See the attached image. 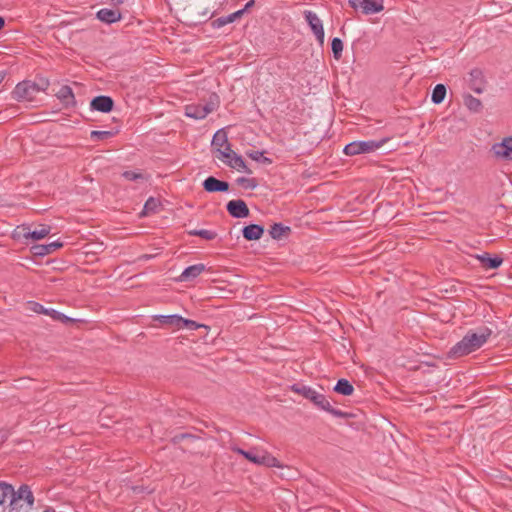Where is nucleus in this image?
I'll return each instance as SVG.
<instances>
[{"instance_id": "nucleus-1", "label": "nucleus", "mask_w": 512, "mask_h": 512, "mask_svg": "<svg viewBox=\"0 0 512 512\" xmlns=\"http://www.w3.org/2000/svg\"><path fill=\"white\" fill-rule=\"evenodd\" d=\"M491 334L492 330L488 327H481L477 331L469 330L459 342L451 347L448 357L457 359L480 349Z\"/></svg>"}, {"instance_id": "nucleus-2", "label": "nucleus", "mask_w": 512, "mask_h": 512, "mask_svg": "<svg viewBox=\"0 0 512 512\" xmlns=\"http://www.w3.org/2000/svg\"><path fill=\"white\" fill-rule=\"evenodd\" d=\"M291 391L303 396L305 399L311 401L317 408L324 410L335 417L345 419L352 417L351 413L333 408L324 394L317 392L310 386L298 383L293 384L291 386Z\"/></svg>"}, {"instance_id": "nucleus-3", "label": "nucleus", "mask_w": 512, "mask_h": 512, "mask_svg": "<svg viewBox=\"0 0 512 512\" xmlns=\"http://www.w3.org/2000/svg\"><path fill=\"white\" fill-rule=\"evenodd\" d=\"M48 86L47 79H41L39 82L24 80L15 86L12 95L17 101H32L38 92L45 91Z\"/></svg>"}, {"instance_id": "nucleus-4", "label": "nucleus", "mask_w": 512, "mask_h": 512, "mask_svg": "<svg viewBox=\"0 0 512 512\" xmlns=\"http://www.w3.org/2000/svg\"><path fill=\"white\" fill-rule=\"evenodd\" d=\"M220 106V98L216 93H211L207 101L202 103L187 104L184 108L185 115L195 120H202L206 116L216 111Z\"/></svg>"}, {"instance_id": "nucleus-5", "label": "nucleus", "mask_w": 512, "mask_h": 512, "mask_svg": "<svg viewBox=\"0 0 512 512\" xmlns=\"http://www.w3.org/2000/svg\"><path fill=\"white\" fill-rule=\"evenodd\" d=\"M34 504V495L30 487L26 484L21 485L7 504L8 512H27Z\"/></svg>"}, {"instance_id": "nucleus-6", "label": "nucleus", "mask_w": 512, "mask_h": 512, "mask_svg": "<svg viewBox=\"0 0 512 512\" xmlns=\"http://www.w3.org/2000/svg\"><path fill=\"white\" fill-rule=\"evenodd\" d=\"M231 450L239 455H242L244 458L254 464L263 465L266 467H281L278 459L267 451H259L257 449L246 451L237 446H232Z\"/></svg>"}, {"instance_id": "nucleus-7", "label": "nucleus", "mask_w": 512, "mask_h": 512, "mask_svg": "<svg viewBox=\"0 0 512 512\" xmlns=\"http://www.w3.org/2000/svg\"><path fill=\"white\" fill-rule=\"evenodd\" d=\"M387 140V138H382L380 140L353 141L344 147L343 152L348 156L371 153L381 148Z\"/></svg>"}, {"instance_id": "nucleus-8", "label": "nucleus", "mask_w": 512, "mask_h": 512, "mask_svg": "<svg viewBox=\"0 0 512 512\" xmlns=\"http://www.w3.org/2000/svg\"><path fill=\"white\" fill-rule=\"evenodd\" d=\"M349 5L356 11L371 15L383 11V0H349Z\"/></svg>"}, {"instance_id": "nucleus-9", "label": "nucleus", "mask_w": 512, "mask_h": 512, "mask_svg": "<svg viewBox=\"0 0 512 512\" xmlns=\"http://www.w3.org/2000/svg\"><path fill=\"white\" fill-rule=\"evenodd\" d=\"M303 15L311 31L313 32L316 40L322 45L324 43L325 37L322 20L318 17V15L315 12L311 10H305L303 12Z\"/></svg>"}, {"instance_id": "nucleus-10", "label": "nucleus", "mask_w": 512, "mask_h": 512, "mask_svg": "<svg viewBox=\"0 0 512 512\" xmlns=\"http://www.w3.org/2000/svg\"><path fill=\"white\" fill-rule=\"evenodd\" d=\"M491 152L497 160L512 161V137H506L491 147Z\"/></svg>"}, {"instance_id": "nucleus-11", "label": "nucleus", "mask_w": 512, "mask_h": 512, "mask_svg": "<svg viewBox=\"0 0 512 512\" xmlns=\"http://www.w3.org/2000/svg\"><path fill=\"white\" fill-rule=\"evenodd\" d=\"M30 309L39 314H45L50 316L52 319L60 321L62 323L72 322L73 319L64 315L63 313L55 310V309H47L43 305L37 302H29Z\"/></svg>"}, {"instance_id": "nucleus-12", "label": "nucleus", "mask_w": 512, "mask_h": 512, "mask_svg": "<svg viewBox=\"0 0 512 512\" xmlns=\"http://www.w3.org/2000/svg\"><path fill=\"white\" fill-rule=\"evenodd\" d=\"M226 209L234 218H245L249 215V209L245 201L241 199L229 201L226 205Z\"/></svg>"}, {"instance_id": "nucleus-13", "label": "nucleus", "mask_w": 512, "mask_h": 512, "mask_svg": "<svg viewBox=\"0 0 512 512\" xmlns=\"http://www.w3.org/2000/svg\"><path fill=\"white\" fill-rule=\"evenodd\" d=\"M90 107L95 111L109 113L114 107V101L110 96L100 95L92 99Z\"/></svg>"}, {"instance_id": "nucleus-14", "label": "nucleus", "mask_w": 512, "mask_h": 512, "mask_svg": "<svg viewBox=\"0 0 512 512\" xmlns=\"http://www.w3.org/2000/svg\"><path fill=\"white\" fill-rule=\"evenodd\" d=\"M203 188L206 192H226L229 190V183L226 181L219 180L214 176H209L203 182Z\"/></svg>"}, {"instance_id": "nucleus-15", "label": "nucleus", "mask_w": 512, "mask_h": 512, "mask_svg": "<svg viewBox=\"0 0 512 512\" xmlns=\"http://www.w3.org/2000/svg\"><path fill=\"white\" fill-rule=\"evenodd\" d=\"M469 86L477 94H481L485 89V80L483 72L478 69H472L469 73Z\"/></svg>"}, {"instance_id": "nucleus-16", "label": "nucleus", "mask_w": 512, "mask_h": 512, "mask_svg": "<svg viewBox=\"0 0 512 512\" xmlns=\"http://www.w3.org/2000/svg\"><path fill=\"white\" fill-rule=\"evenodd\" d=\"M97 19L106 24H112L121 20V13L117 9L102 8L96 14Z\"/></svg>"}, {"instance_id": "nucleus-17", "label": "nucleus", "mask_w": 512, "mask_h": 512, "mask_svg": "<svg viewBox=\"0 0 512 512\" xmlns=\"http://www.w3.org/2000/svg\"><path fill=\"white\" fill-rule=\"evenodd\" d=\"M56 97L65 107H74L76 105L73 90L68 85H63L56 93Z\"/></svg>"}, {"instance_id": "nucleus-18", "label": "nucleus", "mask_w": 512, "mask_h": 512, "mask_svg": "<svg viewBox=\"0 0 512 512\" xmlns=\"http://www.w3.org/2000/svg\"><path fill=\"white\" fill-rule=\"evenodd\" d=\"M476 259L479 260L481 266L485 269H497L503 263V259L501 257H491L489 253L476 255Z\"/></svg>"}, {"instance_id": "nucleus-19", "label": "nucleus", "mask_w": 512, "mask_h": 512, "mask_svg": "<svg viewBox=\"0 0 512 512\" xmlns=\"http://www.w3.org/2000/svg\"><path fill=\"white\" fill-rule=\"evenodd\" d=\"M242 234L247 241L259 240L264 234V227L258 224H250L242 229Z\"/></svg>"}, {"instance_id": "nucleus-20", "label": "nucleus", "mask_w": 512, "mask_h": 512, "mask_svg": "<svg viewBox=\"0 0 512 512\" xmlns=\"http://www.w3.org/2000/svg\"><path fill=\"white\" fill-rule=\"evenodd\" d=\"M206 266L202 263L191 265L184 269V271L180 275L181 281H192L196 279L203 271H205Z\"/></svg>"}, {"instance_id": "nucleus-21", "label": "nucleus", "mask_w": 512, "mask_h": 512, "mask_svg": "<svg viewBox=\"0 0 512 512\" xmlns=\"http://www.w3.org/2000/svg\"><path fill=\"white\" fill-rule=\"evenodd\" d=\"M63 246L60 241H53L45 245H35L32 247L33 254L36 256H45L51 254Z\"/></svg>"}, {"instance_id": "nucleus-22", "label": "nucleus", "mask_w": 512, "mask_h": 512, "mask_svg": "<svg viewBox=\"0 0 512 512\" xmlns=\"http://www.w3.org/2000/svg\"><path fill=\"white\" fill-rule=\"evenodd\" d=\"M13 495V486L5 482H0V506L3 507V511L8 509L7 504L10 502V499Z\"/></svg>"}, {"instance_id": "nucleus-23", "label": "nucleus", "mask_w": 512, "mask_h": 512, "mask_svg": "<svg viewBox=\"0 0 512 512\" xmlns=\"http://www.w3.org/2000/svg\"><path fill=\"white\" fill-rule=\"evenodd\" d=\"M244 10H238L230 15L219 17L211 22V26L214 29H219L227 24L233 23L236 19L242 17Z\"/></svg>"}, {"instance_id": "nucleus-24", "label": "nucleus", "mask_w": 512, "mask_h": 512, "mask_svg": "<svg viewBox=\"0 0 512 512\" xmlns=\"http://www.w3.org/2000/svg\"><path fill=\"white\" fill-rule=\"evenodd\" d=\"M225 163L229 167L236 169L238 171H244L245 173H248V174L252 173V171L247 167L243 158L240 155H238L236 152L233 153V155L228 160H225Z\"/></svg>"}, {"instance_id": "nucleus-25", "label": "nucleus", "mask_w": 512, "mask_h": 512, "mask_svg": "<svg viewBox=\"0 0 512 512\" xmlns=\"http://www.w3.org/2000/svg\"><path fill=\"white\" fill-rule=\"evenodd\" d=\"M155 321L160 322L162 325H166L179 330V323L181 316L177 314L172 315H155L153 316Z\"/></svg>"}, {"instance_id": "nucleus-26", "label": "nucleus", "mask_w": 512, "mask_h": 512, "mask_svg": "<svg viewBox=\"0 0 512 512\" xmlns=\"http://www.w3.org/2000/svg\"><path fill=\"white\" fill-rule=\"evenodd\" d=\"M291 233V228L282 223H274L269 230L270 236L275 240L287 237Z\"/></svg>"}, {"instance_id": "nucleus-27", "label": "nucleus", "mask_w": 512, "mask_h": 512, "mask_svg": "<svg viewBox=\"0 0 512 512\" xmlns=\"http://www.w3.org/2000/svg\"><path fill=\"white\" fill-rule=\"evenodd\" d=\"M51 231V227L45 224L39 225V228H36L33 231H27L24 233L25 238H31L33 240H40L46 237Z\"/></svg>"}, {"instance_id": "nucleus-28", "label": "nucleus", "mask_w": 512, "mask_h": 512, "mask_svg": "<svg viewBox=\"0 0 512 512\" xmlns=\"http://www.w3.org/2000/svg\"><path fill=\"white\" fill-rule=\"evenodd\" d=\"M334 391L344 396H350L354 392V387L347 379L342 378L337 381Z\"/></svg>"}, {"instance_id": "nucleus-29", "label": "nucleus", "mask_w": 512, "mask_h": 512, "mask_svg": "<svg viewBox=\"0 0 512 512\" xmlns=\"http://www.w3.org/2000/svg\"><path fill=\"white\" fill-rule=\"evenodd\" d=\"M464 104L471 112L474 113L480 112L483 108L482 102L470 94L464 96Z\"/></svg>"}, {"instance_id": "nucleus-30", "label": "nucleus", "mask_w": 512, "mask_h": 512, "mask_svg": "<svg viewBox=\"0 0 512 512\" xmlns=\"http://www.w3.org/2000/svg\"><path fill=\"white\" fill-rule=\"evenodd\" d=\"M446 92L447 90L444 84H437L432 91L431 101L434 104L442 103L445 99Z\"/></svg>"}, {"instance_id": "nucleus-31", "label": "nucleus", "mask_w": 512, "mask_h": 512, "mask_svg": "<svg viewBox=\"0 0 512 512\" xmlns=\"http://www.w3.org/2000/svg\"><path fill=\"white\" fill-rule=\"evenodd\" d=\"M227 135L224 131L219 130L217 131L212 139V146L216 148H222L226 144H228Z\"/></svg>"}, {"instance_id": "nucleus-32", "label": "nucleus", "mask_w": 512, "mask_h": 512, "mask_svg": "<svg viewBox=\"0 0 512 512\" xmlns=\"http://www.w3.org/2000/svg\"><path fill=\"white\" fill-rule=\"evenodd\" d=\"M186 328L188 330H197L199 328H207L204 324H199L194 320L185 319L181 316L180 323H179V329Z\"/></svg>"}, {"instance_id": "nucleus-33", "label": "nucleus", "mask_w": 512, "mask_h": 512, "mask_svg": "<svg viewBox=\"0 0 512 512\" xmlns=\"http://www.w3.org/2000/svg\"><path fill=\"white\" fill-rule=\"evenodd\" d=\"M331 49H332L333 57L336 60H340L342 57V51H343L342 40L338 37L333 38L332 42H331Z\"/></svg>"}, {"instance_id": "nucleus-34", "label": "nucleus", "mask_w": 512, "mask_h": 512, "mask_svg": "<svg viewBox=\"0 0 512 512\" xmlns=\"http://www.w3.org/2000/svg\"><path fill=\"white\" fill-rule=\"evenodd\" d=\"M160 205L159 201L153 197L147 199L144 204V209L142 214L148 215L149 213L156 212L158 206Z\"/></svg>"}, {"instance_id": "nucleus-35", "label": "nucleus", "mask_w": 512, "mask_h": 512, "mask_svg": "<svg viewBox=\"0 0 512 512\" xmlns=\"http://www.w3.org/2000/svg\"><path fill=\"white\" fill-rule=\"evenodd\" d=\"M217 153V158L225 162V160H228L235 152L231 149L230 143H228L222 148H217Z\"/></svg>"}, {"instance_id": "nucleus-36", "label": "nucleus", "mask_w": 512, "mask_h": 512, "mask_svg": "<svg viewBox=\"0 0 512 512\" xmlns=\"http://www.w3.org/2000/svg\"><path fill=\"white\" fill-rule=\"evenodd\" d=\"M189 234L193 235V236H199L206 240H213L217 236V234L214 231L206 230V229L193 230V231H190Z\"/></svg>"}, {"instance_id": "nucleus-37", "label": "nucleus", "mask_w": 512, "mask_h": 512, "mask_svg": "<svg viewBox=\"0 0 512 512\" xmlns=\"http://www.w3.org/2000/svg\"><path fill=\"white\" fill-rule=\"evenodd\" d=\"M237 183L245 189H255L257 187L255 178L240 177L237 179Z\"/></svg>"}, {"instance_id": "nucleus-38", "label": "nucleus", "mask_w": 512, "mask_h": 512, "mask_svg": "<svg viewBox=\"0 0 512 512\" xmlns=\"http://www.w3.org/2000/svg\"><path fill=\"white\" fill-rule=\"evenodd\" d=\"M263 154L264 153L262 151H252V152L248 153V156L255 161H262L264 163L270 164L271 160L267 157H264Z\"/></svg>"}, {"instance_id": "nucleus-39", "label": "nucleus", "mask_w": 512, "mask_h": 512, "mask_svg": "<svg viewBox=\"0 0 512 512\" xmlns=\"http://www.w3.org/2000/svg\"><path fill=\"white\" fill-rule=\"evenodd\" d=\"M113 133L111 131H92L91 138L96 140H104L111 137Z\"/></svg>"}, {"instance_id": "nucleus-40", "label": "nucleus", "mask_w": 512, "mask_h": 512, "mask_svg": "<svg viewBox=\"0 0 512 512\" xmlns=\"http://www.w3.org/2000/svg\"><path fill=\"white\" fill-rule=\"evenodd\" d=\"M122 176L129 181H137L139 179H143V175L136 171H125Z\"/></svg>"}, {"instance_id": "nucleus-41", "label": "nucleus", "mask_w": 512, "mask_h": 512, "mask_svg": "<svg viewBox=\"0 0 512 512\" xmlns=\"http://www.w3.org/2000/svg\"><path fill=\"white\" fill-rule=\"evenodd\" d=\"M255 4V0H250L246 3V5L244 6V8L242 10H244V13L249 10L251 7H253Z\"/></svg>"}, {"instance_id": "nucleus-42", "label": "nucleus", "mask_w": 512, "mask_h": 512, "mask_svg": "<svg viewBox=\"0 0 512 512\" xmlns=\"http://www.w3.org/2000/svg\"><path fill=\"white\" fill-rule=\"evenodd\" d=\"M7 437V433L5 431L0 430V439H2V441H5Z\"/></svg>"}, {"instance_id": "nucleus-43", "label": "nucleus", "mask_w": 512, "mask_h": 512, "mask_svg": "<svg viewBox=\"0 0 512 512\" xmlns=\"http://www.w3.org/2000/svg\"><path fill=\"white\" fill-rule=\"evenodd\" d=\"M5 26V19L0 16V30Z\"/></svg>"}, {"instance_id": "nucleus-44", "label": "nucleus", "mask_w": 512, "mask_h": 512, "mask_svg": "<svg viewBox=\"0 0 512 512\" xmlns=\"http://www.w3.org/2000/svg\"><path fill=\"white\" fill-rule=\"evenodd\" d=\"M5 76H6V72L2 71L0 72V84L3 82V80L5 79Z\"/></svg>"}, {"instance_id": "nucleus-45", "label": "nucleus", "mask_w": 512, "mask_h": 512, "mask_svg": "<svg viewBox=\"0 0 512 512\" xmlns=\"http://www.w3.org/2000/svg\"><path fill=\"white\" fill-rule=\"evenodd\" d=\"M112 2H114L116 5H120V4H123L125 0H111Z\"/></svg>"}, {"instance_id": "nucleus-46", "label": "nucleus", "mask_w": 512, "mask_h": 512, "mask_svg": "<svg viewBox=\"0 0 512 512\" xmlns=\"http://www.w3.org/2000/svg\"><path fill=\"white\" fill-rule=\"evenodd\" d=\"M43 512H55V510L53 508H51V507H48Z\"/></svg>"}]
</instances>
